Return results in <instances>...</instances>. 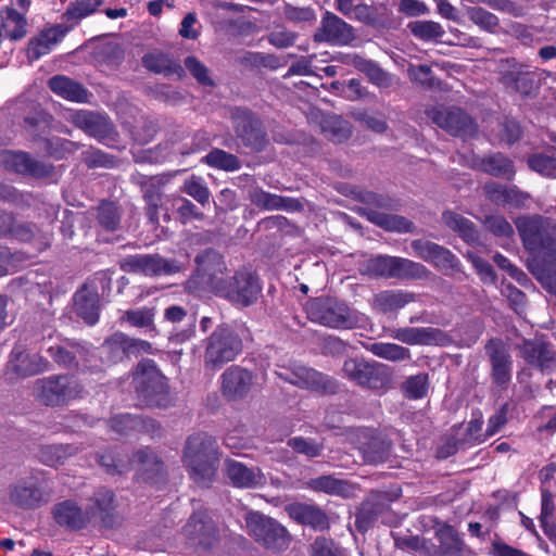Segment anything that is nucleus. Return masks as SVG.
Returning a JSON list of instances; mask_svg holds the SVG:
<instances>
[{
    "label": "nucleus",
    "instance_id": "f257e3e1",
    "mask_svg": "<svg viewBox=\"0 0 556 556\" xmlns=\"http://www.w3.org/2000/svg\"><path fill=\"white\" fill-rule=\"evenodd\" d=\"M181 459L190 479L202 488H210L215 481L220 460L216 439L202 431L190 434Z\"/></svg>",
    "mask_w": 556,
    "mask_h": 556
},
{
    "label": "nucleus",
    "instance_id": "f03ea898",
    "mask_svg": "<svg viewBox=\"0 0 556 556\" xmlns=\"http://www.w3.org/2000/svg\"><path fill=\"white\" fill-rule=\"evenodd\" d=\"M353 200L363 204L356 213L371 224L386 231L400 233L413 232L415 225L404 216L389 214L400 206L397 200L388 194L377 193L370 190L353 187L350 192Z\"/></svg>",
    "mask_w": 556,
    "mask_h": 556
},
{
    "label": "nucleus",
    "instance_id": "7ed1b4c3",
    "mask_svg": "<svg viewBox=\"0 0 556 556\" xmlns=\"http://www.w3.org/2000/svg\"><path fill=\"white\" fill-rule=\"evenodd\" d=\"M131 386L141 406L167 408L175 402L168 379L151 358H142L137 363L131 372Z\"/></svg>",
    "mask_w": 556,
    "mask_h": 556
},
{
    "label": "nucleus",
    "instance_id": "20e7f679",
    "mask_svg": "<svg viewBox=\"0 0 556 556\" xmlns=\"http://www.w3.org/2000/svg\"><path fill=\"white\" fill-rule=\"evenodd\" d=\"M342 376L354 386L383 395L393 388L394 370L387 364L350 357L344 361Z\"/></svg>",
    "mask_w": 556,
    "mask_h": 556
},
{
    "label": "nucleus",
    "instance_id": "39448f33",
    "mask_svg": "<svg viewBox=\"0 0 556 556\" xmlns=\"http://www.w3.org/2000/svg\"><path fill=\"white\" fill-rule=\"evenodd\" d=\"M194 264L195 268L185 283L186 291L191 294L210 291L216 296L227 278L224 256L208 248L197 254Z\"/></svg>",
    "mask_w": 556,
    "mask_h": 556
},
{
    "label": "nucleus",
    "instance_id": "423d86ee",
    "mask_svg": "<svg viewBox=\"0 0 556 556\" xmlns=\"http://www.w3.org/2000/svg\"><path fill=\"white\" fill-rule=\"evenodd\" d=\"M523 249L532 255H556V239L551 218L540 214L519 215L514 219Z\"/></svg>",
    "mask_w": 556,
    "mask_h": 556
},
{
    "label": "nucleus",
    "instance_id": "0eeeda50",
    "mask_svg": "<svg viewBox=\"0 0 556 556\" xmlns=\"http://www.w3.org/2000/svg\"><path fill=\"white\" fill-rule=\"evenodd\" d=\"M204 366L207 369H220L235 361L242 352L243 342L235 328L223 323L204 340Z\"/></svg>",
    "mask_w": 556,
    "mask_h": 556
},
{
    "label": "nucleus",
    "instance_id": "6e6552de",
    "mask_svg": "<svg viewBox=\"0 0 556 556\" xmlns=\"http://www.w3.org/2000/svg\"><path fill=\"white\" fill-rule=\"evenodd\" d=\"M311 321L331 329H353L358 324L357 312L344 301L332 296H318L306 302Z\"/></svg>",
    "mask_w": 556,
    "mask_h": 556
},
{
    "label": "nucleus",
    "instance_id": "1a4fd4ad",
    "mask_svg": "<svg viewBox=\"0 0 556 556\" xmlns=\"http://www.w3.org/2000/svg\"><path fill=\"white\" fill-rule=\"evenodd\" d=\"M112 279L104 271H98L76 290L73 295V311L86 325L94 326L100 318V293L110 295Z\"/></svg>",
    "mask_w": 556,
    "mask_h": 556
},
{
    "label": "nucleus",
    "instance_id": "9d476101",
    "mask_svg": "<svg viewBox=\"0 0 556 556\" xmlns=\"http://www.w3.org/2000/svg\"><path fill=\"white\" fill-rule=\"evenodd\" d=\"M245 525L253 540L273 553L285 552L292 542V535L283 525L260 511L249 513Z\"/></svg>",
    "mask_w": 556,
    "mask_h": 556
},
{
    "label": "nucleus",
    "instance_id": "9b49d317",
    "mask_svg": "<svg viewBox=\"0 0 556 556\" xmlns=\"http://www.w3.org/2000/svg\"><path fill=\"white\" fill-rule=\"evenodd\" d=\"M498 81L507 92L518 94L522 99L535 98L541 88L538 70L519 62L515 58L502 61Z\"/></svg>",
    "mask_w": 556,
    "mask_h": 556
},
{
    "label": "nucleus",
    "instance_id": "f8f14e48",
    "mask_svg": "<svg viewBox=\"0 0 556 556\" xmlns=\"http://www.w3.org/2000/svg\"><path fill=\"white\" fill-rule=\"evenodd\" d=\"M34 390L39 403L58 407L81 397L84 387L72 376L52 375L36 380Z\"/></svg>",
    "mask_w": 556,
    "mask_h": 556
},
{
    "label": "nucleus",
    "instance_id": "ddd939ff",
    "mask_svg": "<svg viewBox=\"0 0 556 556\" xmlns=\"http://www.w3.org/2000/svg\"><path fill=\"white\" fill-rule=\"evenodd\" d=\"M261 293L258 276L243 268L227 276L216 296L227 300L233 306L249 307L258 300Z\"/></svg>",
    "mask_w": 556,
    "mask_h": 556
},
{
    "label": "nucleus",
    "instance_id": "4468645a",
    "mask_svg": "<svg viewBox=\"0 0 556 556\" xmlns=\"http://www.w3.org/2000/svg\"><path fill=\"white\" fill-rule=\"evenodd\" d=\"M140 354H153L152 344L116 331L104 339L100 346V359L104 366H114Z\"/></svg>",
    "mask_w": 556,
    "mask_h": 556
},
{
    "label": "nucleus",
    "instance_id": "2eb2a0df",
    "mask_svg": "<svg viewBox=\"0 0 556 556\" xmlns=\"http://www.w3.org/2000/svg\"><path fill=\"white\" fill-rule=\"evenodd\" d=\"M118 264L125 273L147 277L172 276L182 269V264L179 261L165 258L157 253L127 255Z\"/></svg>",
    "mask_w": 556,
    "mask_h": 556
},
{
    "label": "nucleus",
    "instance_id": "dca6fc26",
    "mask_svg": "<svg viewBox=\"0 0 556 556\" xmlns=\"http://www.w3.org/2000/svg\"><path fill=\"white\" fill-rule=\"evenodd\" d=\"M278 376L286 382L312 392L336 394L339 391V383L334 378L304 365H293Z\"/></svg>",
    "mask_w": 556,
    "mask_h": 556
},
{
    "label": "nucleus",
    "instance_id": "f3484780",
    "mask_svg": "<svg viewBox=\"0 0 556 556\" xmlns=\"http://www.w3.org/2000/svg\"><path fill=\"white\" fill-rule=\"evenodd\" d=\"M484 349L490 363L492 386L500 391H507L513 380V358L508 348L501 338H491Z\"/></svg>",
    "mask_w": 556,
    "mask_h": 556
},
{
    "label": "nucleus",
    "instance_id": "a211bd4d",
    "mask_svg": "<svg viewBox=\"0 0 556 556\" xmlns=\"http://www.w3.org/2000/svg\"><path fill=\"white\" fill-rule=\"evenodd\" d=\"M410 248L417 257L445 275L460 270L459 258L443 245L425 239H415L410 242Z\"/></svg>",
    "mask_w": 556,
    "mask_h": 556
},
{
    "label": "nucleus",
    "instance_id": "6ab92c4d",
    "mask_svg": "<svg viewBox=\"0 0 556 556\" xmlns=\"http://www.w3.org/2000/svg\"><path fill=\"white\" fill-rule=\"evenodd\" d=\"M0 164L9 172L35 179L48 178L54 172V166L51 163L36 160L23 151L0 152Z\"/></svg>",
    "mask_w": 556,
    "mask_h": 556
},
{
    "label": "nucleus",
    "instance_id": "aec40b11",
    "mask_svg": "<svg viewBox=\"0 0 556 556\" xmlns=\"http://www.w3.org/2000/svg\"><path fill=\"white\" fill-rule=\"evenodd\" d=\"M219 379L223 397L228 402H242L252 391L255 375L240 365H231Z\"/></svg>",
    "mask_w": 556,
    "mask_h": 556
},
{
    "label": "nucleus",
    "instance_id": "412c9836",
    "mask_svg": "<svg viewBox=\"0 0 556 556\" xmlns=\"http://www.w3.org/2000/svg\"><path fill=\"white\" fill-rule=\"evenodd\" d=\"M185 534L204 549L213 548L219 541V531L206 510L194 511L184 527Z\"/></svg>",
    "mask_w": 556,
    "mask_h": 556
},
{
    "label": "nucleus",
    "instance_id": "4be33fe9",
    "mask_svg": "<svg viewBox=\"0 0 556 556\" xmlns=\"http://www.w3.org/2000/svg\"><path fill=\"white\" fill-rule=\"evenodd\" d=\"M354 39L353 26L328 11L324 14L320 26L314 34L316 42H328L337 46L350 45Z\"/></svg>",
    "mask_w": 556,
    "mask_h": 556
},
{
    "label": "nucleus",
    "instance_id": "5701e85b",
    "mask_svg": "<svg viewBox=\"0 0 556 556\" xmlns=\"http://www.w3.org/2000/svg\"><path fill=\"white\" fill-rule=\"evenodd\" d=\"M287 515L300 526L324 532L330 529L329 515L317 504L292 502L285 506Z\"/></svg>",
    "mask_w": 556,
    "mask_h": 556
},
{
    "label": "nucleus",
    "instance_id": "b1692460",
    "mask_svg": "<svg viewBox=\"0 0 556 556\" xmlns=\"http://www.w3.org/2000/svg\"><path fill=\"white\" fill-rule=\"evenodd\" d=\"M8 370L17 377L27 378L51 369V363L39 353L30 354L23 345H15L8 361Z\"/></svg>",
    "mask_w": 556,
    "mask_h": 556
},
{
    "label": "nucleus",
    "instance_id": "393cba45",
    "mask_svg": "<svg viewBox=\"0 0 556 556\" xmlns=\"http://www.w3.org/2000/svg\"><path fill=\"white\" fill-rule=\"evenodd\" d=\"M237 139H266L267 131L261 117L247 106H233L229 111Z\"/></svg>",
    "mask_w": 556,
    "mask_h": 556
},
{
    "label": "nucleus",
    "instance_id": "a878e982",
    "mask_svg": "<svg viewBox=\"0 0 556 556\" xmlns=\"http://www.w3.org/2000/svg\"><path fill=\"white\" fill-rule=\"evenodd\" d=\"M67 35L63 24H54L42 28L36 36L31 37L26 47V58L29 63L38 61L49 54Z\"/></svg>",
    "mask_w": 556,
    "mask_h": 556
},
{
    "label": "nucleus",
    "instance_id": "bb28decb",
    "mask_svg": "<svg viewBox=\"0 0 556 556\" xmlns=\"http://www.w3.org/2000/svg\"><path fill=\"white\" fill-rule=\"evenodd\" d=\"M434 122L453 137L473 136L478 128L476 121L459 108L437 112Z\"/></svg>",
    "mask_w": 556,
    "mask_h": 556
},
{
    "label": "nucleus",
    "instance_id": "cd10ccee",
    "mask_svg": "<svg viewBox=\"0 0 556 556\" xmlns=\"http://www.w3.org/2000/svg\"><path fill=\"white\" fill-rule=\"evenodd\" d=\"M52 361L65 369H78L79 358H85L89 350L85 342L65 338L46 350Z\"/></svg>",
    "mask_w": 556,
    "mask_h": 556
},
{
    "label": "nucleus",
    "instance_id": "c85d7f7f",
    "mask_svg": "<svg viewBox=\"0 0 556 556\" xmlns=\"http://www.w3.org/2000/svg\"><path fill=\"white\" fill-rule=\"evenodd\" d=\"M10 501L20 508L34 509L47 502V498L38 480L30 477L11 486Z\"/></svg>",
    "mask_w": 556,
    "mask_h": 556
},
{
    "label": "nucleus",
    "instance_id": "c756f323",
    "mask_svg": "<svg viewBox=\"0 0 556 556\" xmlns=\"http://www.w3.org/2000/svg\"><path fill=\"white\" fill-rule=\"evenodd\" d=\"M225 471L231 484L238 489H256L266 483L260 467H248L235 459H226Z\"/></svg>",
    "mask_w": 556,
    "mask_h": 556
},
{
    "label": "nucleus",
    "instance_id": "7c9ffc66",
    "mask_svg": "<svg viewBox=\"0 0 556 556\" xmlns=\"http://www.w3.org/2000/svg\"><path fill=\"white\" fill-rule=\"evenodd\" d=\"M363 438L364 441L361 442L358 450L365 463L377 465L389 458L392 442L387 435L377 430H368Z\"/></svg>",
    "mask_w": 556,
    "mask_h": 556
},
{
    "label": "nucleus",
    "instance_id": "2f4dec72",
    "mask_svg": "<svg viewBox=\"0 0 556 556\" xmlns=\"http://www.w3.org/2000/svg\"><path fill=\"white\" fill-rule=\"evenodd\" d=\"M54 521L71 531H78L87 527L90 521L89 511L72 500L56 503L52 508Z\"/></svg>",
    "mask_w": 556,
    "mask_h": 556
},
{
    "label": "nucleus",
    "instance_id": "473e14b6",
    "mask_svg": "<svg viewBox=\"0 0 556 556\" xmlns=\"http://www.w3.org/2000/svg\"><path fill=\"white\" fill-rule=\"evenodd\" d=\"M139 466L141 479L150 484L163 483L166 479L164 462L150 448L143 447L134 453L131 463Z\"/></svg>",
    "mask_w": 556,
    "mask_h": 556
},
{
    "label": "nucleus",
    "instance_id": "72a5a7b5",
    "mask_svg": "<svg viewBox=\"0 0 556 556\" xmlns=\"http://www.w3.org/2000/svg\"><path fill=\"white\" fill-rule=\"evenodd\" d=\"M249 200L262 211L282 210L287 212H298L303 208L302 203L298 199L270 193L261 187H255L249 191Z\"/></svg>",
    "mask_w": 556,
    "mask_h": 556
},
{
    "label": "nucleus",
    "instance_id": "f704fd0d",
    "mask_svg": "<svg viewBox=\"0 0 556 556\" xmlns=\"http://www.w3.org/2000/svg\"><path fill=\"white\" fill-rule=\"evenodd\" d=\"M74 124L87 136L94 139H106L114 130V124L105 114L91 111H79L74 115Z\"/></svg>",
    "mask_w": 556,
    "mask_h": 556
},
{
    "label": "nucleus",
    "instance_id": "c9c22d12",
    "mask_svg": "<svg viewBox=\"0 0 556 556\" xmlns=\"http://www.w3.org/2000/svg\"><path fill=\"white\" fill-rule=\"evenodd\" d=\"M525 362L542 372L549 370L556 363L555 353L545 341L525 340L520 348Z\"/></svg>",
    "mask_w": 556,
    "mask_h": 556
},
{
    "label": "nucleus",
    "instance_id": "e433bc0d",
    "mask_svg": "<svg viewBox=\"0 0 556 556\" xmlns=\"http://www.w3.org/2000/svg\"><path fill=\"white\" fill-rule=\"evenodd\" d=\"M90 502L89 513L98 515L105 527L113 528L117 520L114 492L106 488H99L90 497Z\"/></svg>",
    "mask_w": 556,
    "mask_h": 556
},
{
    "label": "nucleus",
    "instance_id": "4c0bfd02",
    "mask_svg": "<svg viewBox=\"0 0 556 556\" xmlns=\"http://www.w3.org/2000/svg\"><path fill=\"white\" fill-rule=\"evenodd\" d=\"M97 463L108 475H122L131 469V458L122 446L106 447L97 453Z\"/></svg>",
    "mask_w": 556,
    "mask_h": 556
},
{
    "label": "nucleus",
    "instance_id": "58836bf2",
    "mask_svg": "<svg viewBox=\"0 0 556 556\" xmlns=\"http://www.w3.org/2000/svg\"><path fill=\"white\" fill-rule=\"evenodd\" d=\"M477 166L479 170L507 181H513L516 176L513 160L501 152L483 156L479 160Z\"/></svg>",
    "mask_w": 556,
    "mask_h": 556
},
{
    "label": "nucleus",
    "instance_id": "ea45409f",
    "mask_svg": "<svg viewBox=\"0 0 556 556\" xmlns=\"http://www.w3.org/2000/svg\"><path fill=\"white\" fill-rule=\"evenodd\" d=\"M103 3L104 0H74L70 2L65 12L61 15L62 24L67 29V34L78 26L84 18L98 12Z\"/></svg>",
    "mask_w": 556,
    "mask_h": 556
},
{
    "label": "nucleus",
    "instance_id": "a19ab883",
    "mask_svg": "<svg viewBox=\"0 0 556 556\" xmlns=\"http://www.w3.org/2000/svg\"><path fill=\"white\" fill-rule=\"evenodd\" d=\"M48 87L56 96L72 102L87 101L88 90L78 81L65 76L55 75L48 80Z\"/></svg>",
    "mask_w": 556,
    "mask_h": 556
},
{
    "label": "nucleus",
    "instance_id": "79ce46f5",
    "mask_svg": "<svg viewBox=\"0 0 556 556\" xmlns=\"http://www.w3.org/2000/svg\"><path fill=\"white\" fill-rule=\"evenodd\" d=\"M141 63L147 71L166 77L170 75L182 77L185 74L184 67L163 51H152L143 54Z\"/></svg>",
    "mask_w": 556,
    "mask_h": 556
},
{
    "label": "nucleus",
    "instance_id": "37998d69",
    "mask_svg": "<svg viewBox=\"0 0 556 556\" xmlns=\"http://www.w3.org/2000/svg\"><path fill=\"white\" fill-rule=\"evenodd\" d=\"M0 26L4 29L5 37L11 41L22 40L27 34V20L25 14L17 12L11 5L1 8Z\"/></svg>",
    "mask_w": 556,
    "mask_h": 556
},
{
    "label": "nucleus",
    "instance_id": "c03bdc74",
    "mask_svg": "<svg viewBox=\"0 0 556 556\" xmlns=\"http://www.w3.org/2000/svg\"><path fill=\"white\" fill-rule=\"evenodd\" d=\"M109 424L111 429L118 434H128L130 431L139 427H144L148 430H151L152 435H155V433L160 434L161 430V426L156 420L152 418L143 419L131 414L115 415L110 418Z\"/></svg>",
    "mask_w": 556,
    "mask_h": 556
},
{
    "label": "nucleus",
    "instance_id": "a18cd8bd",
    "mask_svg": "<svg viewBox=\"0 0 556 556\" xmlns=\"http://www.w3.org/2000/svg\"><path fill=\"white\" fill-rule=\"evenodd\" d=\"M415 301V294L404 290H386L375 294L374 303L383 314L403 308Z\"/></svg>",
    "mask_w": 556,
    "mask_h": 556
},
{
    "label": "nucleus",
    "instance_id": "49530a36",
    "mask_svg": "<svg viewBox=\"0 0 556 556\" xmlns=\"http://www.w3.org/2000/svg\"><path fill=\"white\" fill-rule=\"evenodd\" d=\"M78 453V447L74 444H47L42 445L38 452L39 460L47 466L58 467Z\"/></svg>",
    "mask_w": 556,
    "mask_h": 556
},
{
    "label": "nucleus",
    "instance_id": "de8ad7c7",
    "mask_svg": "<svg viewBox=\"0 0 556 556\" xmlns=\"http://www.w3.org/2000/svg\"><path fill=\"white\" fill-rule=\"evenodd\" d=\"M444 224L457 232L467 243L472 244L479 241L480 235L476 225L470 219L452 211H446L442 215Z\"/></svg>",
    "mask_w": 556,
    "mask_h": 556
},
{
    "label": "nucleus",
    "instance_id": "09e8293b",
    "mask_svg": "<svg viewBox=\"0 0 556 556\" xmlns=\"http://www.w3.org/2000/svg\"><path fill=\"white\" fill-rule=\"evenodd\" d=\"M96 220L99 227L106 232L118 230L122 223L121 207L114 201L101 200L96 207Z\"/></svg>",
    "mask_w": 556,
    "mask_h": 556
},
{
    "label": "nucleus",
    "instance_id": "8fccbe9b",
    "mask_svg": "<svg viewBox=\"0 0 556 556\" xmlns=\"http://www.w3.org/2000/svg\"><path fill=\"white\" fill-rule=\"evenodd\" d=\"M430 270L421 263L393 256L391 278L401 280L427 279Z\"/></svg>",
    "mask_w": 556,
    "mask_h": 556
},
{
    "label": "nucleus",
    "instance_id": "3c124183",
    "mask_svg": "<svg viewBox=\"0 0 556 556\" xmlns=\"http://www.w3.org/2000/svg\"><path fill=\"white\" fill-rule=\"evenodd\" d=\"M442 336V331L432 327L420 328H400L396 330L394 338L406 344H432L437 339Z\"/></svg>",
    "mask_w": 556,
    "mask_h": 556
},
{
    "label": "nucleus",
    "instance_id": "603ef678",
    "mask_svg": "<svg viewBox=\"0 0 556 556\" xmlns=\"http://www.w3.org/2000/svg\"><path fill=\"white\" fill-rule=\"evenodd\" d=\"M439 549L442 556H460L464 541L451 525L444 523L435 531Z\"/></svg>",
    "mask_w": 556,
    "mask_h": 556
},
{
    "label": "nucleus",
    "instance_id": "864d4df0",
    "mask_svg": "<svg viewBox=\"0 0 556 556\" xmlns=\"http://www.w3.org/2000/svg\"><path fill=\"white\" fill-rule=\"evenodd\" d=\"M483 189L486 198L496 205L518 203L522 197L517 186L507 187L495 181L486 182Z\"/></svg>",
    "mask_w": 556,
    "mask_h": 556
},
{
    "label": "nucleus",
    "instance_id": "5fc2aeb1",
    "mask_svg": "<svg viewBox=\"0 0 556 556\" xmlns=\"http://www.w3.org/2000/svg\"><path fill=\"white\" fill-rule=\"evenodd\" d=\"M353 65L357 71L365 74L372 85L380 88H386L391 85L390 75L381 68L377 62L355 55L353 59Z\"/></svg>",
    "mask_w": 556,
    "mask_h": 556
},
{
    "label": "nucleus",
    "instance_id": "6e6d98bb",
    "mask_svg": "<svg viewBox=\"0 0 556 556\" xmlns=\"http://www.w3.org/2000/svg\"><path fill=\"white\" fill-rule=\"evenodd\" d=\"M155 309L153 307H141L136 309H127L123 313L119 320L126 321L136 328L147 329L152 333V337L157 334V329L154 324Z\"/></svg>",
    "mask_w": 556,
    "mask_h": 556
},
{
    "label": "nucleus",
    "instance_id": "4d7b16f0",
    "mask_svg": "<svg viewBox=\"0 0 556 556\" xmlns=\"http://www.w3.org/2000/svg\"><path fill=\"white\" fill-rule=\"evenodd\" d=\"M201 162L226 172H235L241 167V163L235 154L220 149H213L201 159Z\"/></svg>",
    "mask_w": 556,
    "mask_h": 556
},
{
    "label": "nucleus",
    "instance_id": "13d9d810",
    "mask_svg": "<svg viewBox=\"0 0 556 556\" xmlns=\"http://www.w3.org/2000/svg\"><path fill=\"white\" fill-rule=\"evenodd\" d=\"M381 513L378 503L364 501L355 514V527L358 532L365 533L374 527Z\"/></svg>",
    "mask_w": 556,
    "mask_h": 556
},
{
    "label": "nucleus",
    "instance_id": "bf43d9fd",
    "mask_svg": "<svg viewBox=\"0 0 556 556\" xmlns=\"http://www.w3.org/2000/svg\"><path fill=\"white\" fill-rule=\"evenodd\" d=\"M368 350L377 357L391 362H401L410 358L409 350L395 343L375 342L370 344Z\"/></svg>",
    "mask_w": 556,
    "mask_h": 556
},
{
    "label": "nucleus",
    "instance_id": "052dcab7",
    "mask_svg": "<svg viewBox=\"0 0 556 556\" xmlns=\"http://www.w3.org/2000/svg\"><path fill=\"white\" fill-rule=\"evenodd\" d=\"M180 190L194 199L203 207L210 203L211 191L201 176L192 175L187 178Z\"/></svg>",
    "mask_w": 556,
    "mask_h": 556
},
{
    "label": "nucleus",
    "instance_id": "680f3d73",
    "mask_svg": "<svg viewBox=\"0 0 556 556\" xmlns=\"http://www.w3.org/2000/svg\"><path fill=\"white\" fill-rule=\"evenodd\" d=\"M429 389V376L420 372L409 376L402 384V391L405 397L409 400H419L427 395Z\"/></svg>",
    "mask_w": 556,
    "mask_h": 556
},
{
    "label": "nucleus",
    "instance_id": "e2e57ef3",
    "mask_svg": "<svg viewBox=\"0 0 556 556\" xmlns=\"http://www.w3.org/2000/svg\"><path fill=\"white\" fill-rule=\"evenodd\" d=\"M408 28L413 36L424 41L439 39L445 34L443 27L433 21L410 22Z\"/></svg>",
    "mask_w": 556,
    "mask_h": 556
},
{
    "label": "nucleus",
    "instance_id": "0e129e2a",
    "mask_svg": "<svg viewBox=\"0 0 556 556\" xmlns=\"http://www.w3.org/2000/svg\"><path fill=\"white\" fill-rule=\"evenodd\" d=\"M527 164L530 169L544 177L556 178V156L533 153L528 156Z\"/></svg>",
    "mask_w": 556,
    "mask_h": 556
},
{
    "label": "nucleus",
    "instance_id": "69168bd1",
    "mask_svg": "<svg viewBox=\"0 0 556 556\" xmlns=\"http://www.w3.org/2000/svg\"><path fill=\"white\" fill-rule=\"evenodd\" d=\"M175 213L182 225L193 220H203L204 213L189 199L180 197L174 202Z\"/></svg>",
    "mask_w": 556,
    "mask_h": 556
},
{
    "label": "nucleus",
    "instance_id": "338daca9",
    "mask_svg": "<svg viewBox=\"0 0 556 556\" xmlns=\"http://www.w3.org/2000/svg\"><path fill=\"white\" fill-rule=\"evenodd\" d=\"M352 14L353 15L351 18H354L367 26H383L382 14L380 13V9L378 7L361 2L355 5Z\"/></svg>",
    "mask_w": 556,
    "mask_h": 556
},
{
    "label": "nucleus",
    "instance_id": "774afa93",
    "mask_svg": "<svg viewBox=\"0 0 556 556\" xmlns=\"http://www.w3.org/2000/svg\"><path fill=\"white\" fill-rule=\"evenodd\" d=\"M393 256L378 255L369 258L365 265V273L372 278L391 279Z\"/></svg>",
    "mask_w": 556,
    "mask_h": 556
}]
</instances>
